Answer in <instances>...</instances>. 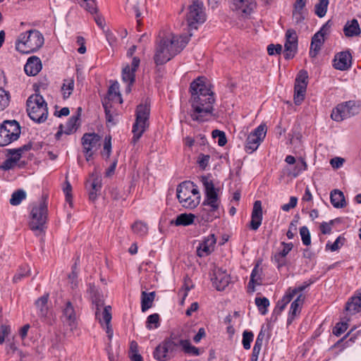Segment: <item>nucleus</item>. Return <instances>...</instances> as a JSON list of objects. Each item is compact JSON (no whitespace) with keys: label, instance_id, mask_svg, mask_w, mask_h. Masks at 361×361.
<instances>
[{"label":"nucleus","instance_id":"6e6d98bb","mask_svg":"<svg viewBox=\"0 0 361 361\" xmlns=\"http://www.w3.org/2000/svg\"><path fill=\"white\" fill-rule=\"evenodd\" d=\"M348 323L346 322H338L333 329V334L336 336H341L348 329Z\"/></svg>","mask_w":361,"mask_h":361},{"label":"nucleus","instance_id":"473e14b6","mask_svg":"<svg viewBox=\"0 0 361 361\" xmlns=\"http://www.w3.org/2000/svg\"><path fill=\"white\" fill-rule=\"evenodd\" d=\"M111 306H105L104 308L95 310L96 319L99 320V323L103 324H110L111 320Z\"/></svg>","mask_w":361,"mask_h":361},{"label":"nucleus","instance_id":"c85d7f7f","mask_svg":"<svg viewBox=\"0 0 361 361\" xmlns=\"http://www.w3.org/2000/svg\"><path fill=\"white\" fill-rule=\"evenodd\" d=\"M330 202L336 209L343 208L346 206L344 194L338 189H334L330 192Z\"/></svg>","mask_w":361,"mask_h":361},{"label":"nucleus","instance_id":"f257e3e1","mask_svg":"<svg viewBox=\"0 0 361 361\" xmlns=\"http://www.w3.org/2000/svg\"><path fill=\"white\" fill-rule=\"evenodd\" d=\"M190 109L189 115L191 119L197 123L210 121L214 116L216 102L211 85L204 77H199L190 84Z\"/></svg>","mask_w":361,"mask_h":361},{"label":"nucleus","instance_id":"338daca9","mask_svg":"<svg viewBox=\"0 0 361 361\" xmlns=\"http://www.w3.org/2000/svg\"><path fill=\"white\" fill-rule=\"evenodd\" d=\"M313 283L312 281L309 280L307 281L303 282L302 284L298 286L297 287L293 288L295 293L298 295L300 293H302L303 290H305L307 288H308L312 283Z\"/></svg>","mask_w":361,"mask_h":361},{"label":"nucleus","instance_id":"39448f33","mask_svg":"<svg viewBox=\"0 0 361 361\" xmlns=\"http://www.w3.org/2000/svg\"><path fill=\"white\" fill-rule=\"evenodd\" d=\"M176 192L179 202L185 208L194 209L200 204L201 196L199 190L191 181L180 183Z\"/></svg>","mask_w":361,"mask_h":361},{"label":"nucleus","instance_id":"e2e57ef3","mask_svg":"<svg viewBox=\"0 0 361 361\" xmlns=\"http://www.w3.org/2000/svg\"><path fill=\"white\" fill-rule=\"evenodd\" d=\"M295 295H297V293H295L294 289L290 287L288 288L286 293L283 296L282 300L285 301V302L288 304Z\"/></svg>","mask_w":361,"mask_h":361},{"label":"nucleus","instance_id":"603ef678","mask_svg":"<svg viewBox=\"0 0 361 361\" xmlns=\"http://www.w3.org/2000/svg\"><path fill=\"white\" fill-rule=\"evenodd\" d=\"M212 137L214 138H218V144L219 146L223 147L227 142V139L224 132L219 130H214L212 131Z\"/></svg>","mask_w":361,"mask_h":361},{"label":"nucleus","instance_id":"aec40b11","mask_svg":"<svg viewBox=\"0 0 361 361\" xmlns=\"http://www.w3.org/2000/svg\"><path fill=\"white\" fill-rule=\"evenodd\" d=\"M212 281L217 290H223L229 284L231 278L226 270H223L221 268H216L214 270Z\"/></svg>","mask_w":361,"mask_h":361},{"label":"nucleus","instance_id":"0e129e2a","mask_svg":"<svg viewBox=\"0 0 361 361\" xmlns=\"http://www.w3.org/2000/svg\"><path fill=\"white\" fill-rule=\"evenodd\" d=\"M103 106L105 110L106 120L107 123L111 126L115 125L116 122L114 121L113 115L111 114V110L109 109L107 104L104 103Z\"/></svg>","mask_w":361,"mask_h":361},{"label":"nucleus","instance_id":"4be33fe9","mask_svg":"<svg viewBox=\"0 0 361 361\" xmlns=\"http://www.w3.org/2000/svg\"><path fill=\"white\" fill-rule=\"evenodd\" d=\"M352 56L350 51H341L335 55L333 66L339 71H346L351 67Z\"/></svg>","mask_w":361,"mask_h":361},{"label":"nucleus","instance_id":"7ed1b4c3","mask_svg":"<svg viewBox=\"0 0 361 361\" xmlns=\"http://www.w3.org/2000/svg\"><path fill=\"white\" fill-rule=\"evenodd\" d=\"M181 350L184 353L198 356L200 350L192 345L188 339H184L180 336L171 334L154 350V357L159 361H166L173 358Z\"/></svg>","mask_w":361,"mask_h":361},{"label":"nucleus","instance_id":"f8f14e48","mask_svg":"<svg viewBox=\"0 0 361 361\" xmlns=\"http://www.w3.org/2000/svg\"><path fill=\"white\" fill-rule=\"evenodd\" d=\"M267 130L266 125L261 124L247 135L245 146L247 153H252L257 150L266 136Z\"/></svg>","mask_w":361,"mask_h":361},{"label":"nucleus","instance_id":"dca6fc26","mask_svg":"<svg viewBox=\"0 0 361 361\" xmlns=\"http://www.w3.org/2000/svg\"><path fill=\"white\" fill-rule=\"evenodd\" d=\"M140 60L138 57L133 58L130 66L126 65L122 71V80L126 84V92H130L131 85H133L135 78V72L140 66Z\"/></svg>","mask_w":361,"mask_h":361},{"label":"nucleus","instance_id":"a18cd8bd","mask_svg":"<svg viewBox=\"0 0 361 361\" xmlns=\"http://www.w3.org/2000/svg\"><path fill=\"white\" fill-rule=\"evenodd\" d=\"M10 103V94L0 87V111H4Z\"/></svg>","mask_w":361,"mask_h":361},{"label":"nucleus","instance_id":"13d9d810","mask_svg":"<svg viewBox=\"0 0 361 361\" xmlns=\"http://www.w3.org/2000/svg\"><path fill=\"white\" fill-rule=\"evenodd\" d=\"M344 240H345V238L341 237V236H338L336 240L334 241V243L331 244L329 243H328L326 244V247H328L331 251L332 252H334V251H336L338 250L341 246L344 243Z\"/></svg>","mask_w":361,"mask_h":361},{"label":"nucleus","instance_id":"4468645a","mask_svg":"<svg viewBox=\"0 0 361 361\" xmlns=\"http://www.w3.org/2000/svg\"><path fill=\"white\" fill-rule=\"evenodd\" d=\"M308 83V73L305 70H301L298 73L294 87V102L299 105L305 99L307 86Z\"/></svg>","mask_w":361,"mask_h":361},{"label":"nucleus","instance_id":"052dcab7","mask_svg":"<svg viewBox=\"0 0 361 361\" xmlns=\"http://www.w3.org/2000/svg\"><path fill=\"white\" fill-rule=\"evenodd\" d=\"M63 192L66 196V200L69 204L72 205V187L68 181L66 180V185L63 188Z\"/></svg>","mask_w":361,"mask_h":361},{"label":"nucleus","instance_id":"4c0bfd02","mask_svg":"<svg viewBox=\"0 0 361 361\" xmlns=\"http://www.w3.org/2000/svg\"><path fill=\"white\" fill-rule=\"evenodd\" d=\"M74 90V80L73 79L69 78L63 80V85L61 86V92L63 94V98L64 99H68L71 94H72Z\"/></svg>","mask_w":361,"mask_h":361},{"label":"nucleus","instance_id":"f3484780","mask_svg":"<svg viewBox=\"0 0 361 361\" xmlns=\"http://www.w3.org/2000/svg\"><path fill=\"white\" fill-rule=\"evenodd\" d=\"M329 21L326 23L321 29L316 32L312 38L311 47L310 51V55L312 57H315L319 50L322 44L324 42V37L329 32Z\"/></svg>","mask_w":361,"mask_h":361},{"label":"nucleus","instance_id":"5701e85b","mask_svg":"<svg viewBox=\"0 0 361 361\" xmlns=\"http://www.w3.org/2000/svg\"><path fill=\"white\" fill-rule=\"evenodd\" d=\"M224 213L221 205L203 206L202 218L207 222L218 219Z\"/></svg>","mask_w":361,"mask_h":361},{"label":"nucleus","instance_id":"2f4dec72","mask_svg":"<svg viewBox=\"0 0 361 361\" xmlns=\"http://www.w3.org/2000/svg\"><path fill=\"white\" fill-rule=\"evenodd\" d=\"M343 32L348 37L358 36L361 33L359 23L356 19L348 21L343 27Z\"/></svg>","mask_w":361,"mask_h":361},{"label":"nucleus","instance_id":"09e8293b","mask_svg":"<svg viewBox=\"0 0 361 361\" xmlns=\"http://www.w3.org/2000/svg\"><path fill=\"white\" fill-rule=\"evenodd\" d=\"M300 234L301 236L302 243L307 246L310 245L311 244V237L308 228L305 226H302L300 228Z\"/></svg>","mask_w":361,"mask_h":361},{"label":"nucleus","instance_id":"20e7f679","mask_svg":"<svg viewBox=\"0 0 361 361\" xmlns=\"http://www.w3.org/2000/svg\"><path fill=\"white\" fill-rule=\"evenodd\" d=\"M29 226L33 231L42 233L45 228L47 220L48 209L47 198L32 203L30 207Z\"/></svg>","mask_w":361,"mask_h":361},{"label":"nucleus","instance_id":"864d4df0","mask_svg":"<svg viewBox=\"0 0 361 361\" xmlns=\"http://www.w3.org/2000/svg\"><path fill=\"white\" fill-rule=\"evenodd\" d=\"M23 154V147L18 149H12L8 150L9 158L17 164L18 161L20 159Z\"/></svg>","mask_w":361,"mask_h":361},{"label":"nucleus","instance_id":"5fc2aeb1","mask_svg":"<svg viewBox=\"0 0 361 361\" xmlns=\"http://www.w3.org/2000/svg\"><path fill=\"white\" fill-rule=\"evenodd\" d=\"M306 11L305 9H295L293 10V18L297 24L301 23L305 18Z\"/></svg>","mask_w":361,"mask_h":361},{"label":"nucleus","instance_id":"393cba45","mask_svg":"<svg viewBox=\"0 0 361 361\" xmlns=\"http://www.w3.org/2000/svg\"><path fill=\"white\" fill-rule=\"evenodd\" d=\"M262 221V202L259 200L255 202L252 212L250 228L256 231L261 226Z\"/></svg>","mask_w":361,"mask_h":361},{"label":"nucleus","instance_id":"de8ad7c7","mask_svg":"<svg viewBox=\"0 0 361 361\" xmlns=\"http://www.w3.org/2000/svg\"><path fill=\"white\" fill-rule=\"evenodd\" d=\"M23 202V189H18L14 191L9 200V203L12 206H18Z\"/></svg>","mask_w":361,"mask_h":361},{"label":"nucleus","instance_id":"423d86ee","mask_svg":"<svg viewBox=\"0 0 361 361\" xmlns=\"http://www.w3.org/2000/svg\"><path fill=\"white\" fill-rule=\"evenodd\" d=\"M26 111L30 118L34 122L44 123L49 114L47 103L40 94H32L27 100Z\"/></svg>","mask_w":361,"mask_h":361},{"label":"nucleus","instance_id":"1a4fd4ad","mask_svg":"<svg viewBox=\"0 0 361 361\" xmlns=\"http://www.w3.org/2000/svg\"><path fill=\"white\" fill-rule=\"evenodd\" d=\"M359 111V103L355 100H350L338 104L334 108L331 114V118L336 122H341L357 114Z\"/></svg>","mask_w":361,"mask_h":361},{"label":"nucleus","instance_id":"9d476101","mask_svg":"<svg viewBox=\"0 0 361 361\" xmlns=\"http://www.w3.org/2000/svg\"><path fill=\"white\" fill-rule=\"evenodd\" d=\"M186 20L188 27L191 30H197L198 26L206 20V15L202 1L194 0L188 8Z\"/></svg>","mask_w":361,"mask_h":361},{"label":"nucleus","instance_id":"b1692460","mask_svg":"<svg viewBox=\"0 0 361 361\" xmlns=\"http://www.w3.org/2000/svg\"><path fill=\"white\" fill-rule=\"evenodd\" d=\"M282 249L276 252L272 257V260L276 264L279 269L286 264V257L293 247L292 243L282 242L281 243Z\"/></svg>","mask_w":361,"mask_h":361},{"label":"nucleus","instance_id":"8fccbe9b","mask_svg":"<svg viewBox=\"0 0 361 361\" xmlns=\"http://www.w3.org/2000/svg\"><path fill=\"white\" fill-rule=\"evenodd\" d=\"M254 338V334L252 331H245L243 334V345L245 350L250 348V344Z\"/></svg>","mask_w":361,"mask_h":361},{"label":"nucleus","instance_id":"72a5a7b5","mask_svg":"<svg viewBox=\"0 0 361 361\" xmlns=\"http://www.w3.org/2000/svg\"><path fill=\"white\" fill-rule=\"evenodd\" d=\"M195 216L192 214H180L177 216L176 220L172 221L176 226H187L194 223Z\"/></svg>","mask_w":361,"mask_h":361},{"label":"nucleus","instance_id":"e433bc0d","mask_svg":"<svg viewBox=\"0 0 361 361\" xmlns=\"http://www.w3.org/2000/svg\"><path fill=\"white\" fill-rule=\"evenodd\" d=\"M345 310L350 314H354L361 311V300L357 296L352 297L346 304Z\"/></svg>","mask_w":361,"mask_h":361},{"label":"nucleus","instance_id":"412c9836","mask_svg":"<svg viewBox=\"0 0 361 361\" xmlns=\"http://www.w3.org/2000/svg\"><path fill=\"white\" fill-rule=\"evenodd\" d=\"M216 238L214 234H209L204 237L197 247V255L200 257H207L214 250Z\"/></svg>","mask_w":361,"mask_h":361},{"label":"nucleus","instance_id":"a878e982","mask_svg":"<svg viewBox=\"0 0 361 361\" xmlns=\"http://www.w3.org/2000/svg\"><path fill=\"white\" fill-rule=\"evenodd\" d=\"M304 300L305 296L302 293H300L297 295L295 300L291 303L287 319L288 324H290L295 319V317L300 314Z\"/></svg>","mask_w":361,"mask_h":361},{"label":"nucleus","instance_id":"bf43d9fd","mask_svg":"<svg viewBox=\"0 0 361 361\" xmlns=\"http://www.w3.org/2000/svg\"><path fill=\"white\" fill-rule=\"evenodd\" d=\"M209 155L200 154L197 159V163L201 169H205L209 164Z\"/></svg>","mask_w":361,"mask_h":361},{"label":"nucleus","instance_id":"cd10ccee","mask_svg":"<svg viewBox=\"0 0 361 361\" xmlns=\"http://www.w3.org/2000/svg\"><path fill=\"white\" fill-rule=\"evenodd\" d=\"M255 6L253 0H232V8L238 13L248 14Z\"/></svg>","mask_w":361,"mask_h":361},{"label":"nucleus","instance_id":"a211bd4d","mask_svg":"<svg viewBox=\"0 0 361 361\" xmlns=\"http://www.w3.org/2000/svg\"><path fill=\"white\" fill-rule=\"evenodd\" d=\"M62 321L71 330L75 329L78 324V314L73 303L67 301L62 310Z\"/></svg>","mask_w":361,"mask_h":361},{"label":"nucleus","instance_id":"4d7b16f0","mask_svg":"<svg viewBox=\"0 0 361 361\" xmlns=\"http://www.w3.org/2000/svg\"><path fill=\"white\" fill-rule=\"evenodd\" d=\"M110 194H111V197L114 200L119 201V200H125L123 191L117 188H112L110 190Z\"/></svg>","mask_w":361,"mask_h":361},{"label":"nucleus","instance_id":"0eeeda50","mask_svg":"<svg viewBox=\"0 0 361 361\" xmlns=\"http://www.w3.org/2000/svg\"><path fill=\"white\" fill-rule=\"evenodd\" d=\"M150 114L149 106L140 104L137 106L135 113V122L133 126V142L136 143L149 126V117Z\"/></svg>","mask_w":361,"mask_h":361},{"label":"nucleus","instance_id":"bb28decb","mask_svg":"<svg viewBox=\"0 0 361 361\" xmlns=\"http://www.w3.org/2000/svg\"><path fill=\"white\" fill-rule=\"evenodd\" d=\"M42 62L39 57L32 56L27 60L26 64L24 65V71L28 75L35 76L42 69Z\"/></svg>","mask_w":361,"mask_h":361},{"label":"nucleus","instance_id":"9b49d317","mask_svg":"<svg viewBox=\"0 0 361 361\" xmlns=\"http://www.w3.org/2000/svg\"><path fill=\"white\" fill-rule=\"evenodd\" d=\"M201 183L204 187L205 197L202 203L203 206L221 205L218 197V189L215 188L212 180L207 176L200 178Z\"/></svg>","mask_w":361,"mask_h":361},{"label":"nucleus","instance_id":"6e6552de","mask_svg":"<svg viewBox=\"0 0 361 361\" xmlns=\"http://www.w3.org/2000/svg\"><path fill=\"white\" fill-rule=\"evenodd\" d=\"M21 134L20 123L16 120H6L0 124V147L7 146L18 140Z\"/></svg>","mask_w":361,"mask_h":361},{"label":"nucleus","instance_id":"c9c22d12","mask_svg":"<svg viewBox=\"0 0 361 361\" xmlns=\"http://www.w3.org/2000/svg\"><path fill=\"white\" fill-rule=\"evenodd\" d=\"M155 298V293H146L145 291L142 292L141 295V307L142 311L145 312L152 306V302Z\"/></svg>","mask_w":361,"mask_h":361},{"label":"nucleus","instance_id":"69168bd1","mask_svg":"<svg viewBox=\"0 0 361 361\" xmlns=\"http://www.w3.org/2000/svg\"><path fill=\"white\" fill-rule=\"evenodd\" d=\"M282 50V46L281 44H269L267 47V52L269 55H274L276 54H280Z\"/></svg>","mask_w":361,"mask_h":361},{"label":"nucleus","instance_id":"6ab92c4d","mask_svg":"<svg viewBox=\"0 0 361 361\" xmlns=\"http://www.w3.org/2000/svg\"><path fill=\"white\" fill-rule=\"evenodd\" d=\"M298 49V36L293 30H288L286 33L284 56L286 59L294 57Z\"/></svg>","mask_w":361,"mask_h":361},{"label":"nucleus","instance_id":"ea45409f","mask_svg":"<svg viewBox=\"0 0 361 361\" xmlns=\"http://www.w3.org/2000/svg\"><path fill=\"white\" fill-rule=\"evenodd\" d=\"M255 305H257L259 312L262 314L264 315L268 312V307L269 306V300L265 298H255Z\"/></svg>","mask_w":361,"mask_h":361},{"label":"nucleus","instance_id":"49530a36","mask_svg":"<svg viewBox=\"0 0 361 361\" xmlns=\"http://www.w3.org/2000/svg\"><path fill=\"white\" fill-rule=\"evenodd\" d=\"M111 153V137L106 136L104 139L103 149L101 152L102 156L105 159H108L110 157Z\"/></svg>","mask_w":361,"mask_h":361},{"label":"nucleus","instance_id":"c756f323","mask_svg":"<svg viewBox=\"0 0 361 361\" xmlns=\"http://www.w3.org/2000/svg\"><path fill=\"white\" fill-rule=\"evenodd\" d=\"M262 271L258 265L255 266L252 271L250 279L247 285V290L249 293L255 291V286L262 284Z\"/></svg>","mask_w":361,"mask_h":361},{"label":"nucleus","instance_id":"3c124183","mask_svg":"<svg viewBox=\"0 0 361 361\" xmlns=\"http://www.w3.org/2000/svg\"><path fill=\"white\" fill-rule=\"evenodd\" d=\"M78 116H71L66 123V129L64 130L66 134H71L77 129Z\"/></svg>","mask_w":361,"mask_h":361},{"label":"nucleus","instance_id":"79ce46f5","mask_svg":"<svg viewBox=\"0 0 361 361\" xmlns=\"http://www.w3.org/2000/svg\"><path fill=\"white\" fill-rule=\"evenodd\" d=\"M329 5V0H319V2L315 5V13L319 17H324L327 11V8Z\"/></svg>","mask_w":361,"mask_h":361},{"label":"nucleus","instance_id":"7c9ffc66","mask_svg":"<svg viewBox=\"0 0 361 361\" xmlns=\"http://www.w3.org/2000/svg\"><path fill=\"white\" fill-rule=\"evenodd\" d=\"M91 190L89 192V197L91 200L94 201L97 197V193L102 188V178L97 174L92 173L91 179L88 181Z\"/></svg>","mask_w":361,"mask_h":361},{"label":"nucleus","instance_id":"58836bf2","mask_svg":"<svg viewBox=\"0 0 361 361\" xmlns=\"http://www.w3.org/2000/svg\"><path fill=\"white\" fill-rule=\"evenodd\" d=\"M131 228L135 234L140 237L146 235L148 233L147 225L141 221H135L132 225Z\"/></svg>","mask_w":361,"mask_h":361},{"label":"nucleus","instance_id":"f704fd0d","mask_svg":"<svg viewBox=\"0 0 361 361\" xmlns=\"http://www.w3.org/2000/svg\"><path fill=\"white\" fill-rule=\"evenodd\" d=\"M89 292L91 295L92 303L95 305L96 310H100L104 306L103 295H100L94 286L90 285Z\"/></svg>","mask_w":361,"mask_h":361},{"label":"nucleus","instance_id":"c03bdc74","mask_svg":"<svg viewBox=\"0 0 361 361\" xmlns=\"http://www.w3.org/2000/svg\"><path fill=\"white\" fill-rule=\"evenodd\" d=\"M109 97L111 99H118L119 102L121 103L122 100L121 98V94L119 92V84L118 82H114L109 87L108 91Z\"/></svg>","mask_w":361,"mask_h":361},{"label":"nucleus","instance_id":"37998d69","mask_svg":"<svg viewBox=\"0 0 361 361\" xmlns=\"http://www.w3.org/2000/svg\"><path fill=\"white\" fill-rule=\"evenodd\" d=\"M159 315L157 313L150 314L147 318L146 327L147 329H155L159 326Z\"/></svg>","mask_w":361,"mask_h":361},{"label":"nucleus","instance_id":"680f3d73","mask_svg":"<svg viewBox=\"0 0 361 361\" xmlns=\"http://www.w3.org/2000/svg\"><path fill=\"white\" fill-rule=\"evenodd\" d=\"M298 202V198L295 197H290L289 202L284 204L281 206V209L284 212H288L291 209L296 207Z\"/></svg>","mask_w":361,"mask_h":361},{"label":"nucleus","instance_id":"a19ab883","mask_svg":"<svg viewBox=\"0 0 361 361\" xmlns=\"http://www.w3.org/2000/svg\"><path fill=\"white\" fill-rule=\"evenodd\" d=\"M48 295H43L36 301V306L39 310L40 315L46 316L48 311L47 307Z\"/></svg>","mask_w":361,"mask_h":361},{"label":"nucleus","instance_id":"f03ea898","mask_svg":"<svg viewBox=\"0 0 361 361\" xmlns=\"http://www.w3.org/2000/svg\"><path fill=\"white\" fill-rule=\"evenodd\" d=\"M191 36V33L189 35L178 36L171 32L159 36L154 56L155 63L162 65L179 54L188 43Z\"/></svg>","mask_w":361,"mask_h":361},{"label":"nucleus","instance_id":"774afa93","mask_svg":"<svg viewBox=\"0 0 361 361\" xmlns=\"http://www.w3.org/2000/svg\"><path fill=\"white\" fill-rule=\"evenodd\" d=\"M16 166V164H14L13 161L8 157L1 164L0 168L4 171H7L13 169Z\"/></svg>","mask_w":361,"mask_h":361},{"label":"nucleus","instance_id":"ddd939ff","mask_svg":"<svg viewBox=\"0 0 361 361\" xmlns=\"http://www.w3.org/2000/svg\"><path fill=\"white\" fill-rule=\"evenodd\" d=\"M101 137L99 135L93 133H85L82 137V145L85 159L90 161L94 154L100 146Z\"/></svg>","mask_w":361,"mask_h":361},{"label":"nucleus","instance_id":"2eb2a0df","mask_svg":"<svg viewBox=\"0 0 361 361\" xmlns=\"http://www.w3.org/2000/svg\"><path fill=\"white\" fill-rule=\"evenodd\" d=\"M27 35L24 40V54L37 51L44 44V37L37 30H30L26 32Z\"/></svg>","mask_w":361,"mask_h":361}]
</instances>
